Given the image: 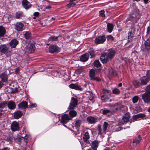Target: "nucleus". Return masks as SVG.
I'll use <instances>...</instances> for the list:
<instances>
[{
	"mask_svg": "<svg viewBox=\"0 0 150 150\" xmlns=\"http://www.w3.org/2000/svg\"><path fill=\"white\" fill-rule=\"evenodd\" d=\"M142 98L144 102L148 103L150 101V94L146 92L142 95Z\"/></svg>",
	"mask_w": 150,
	"mask_h": 150,
	"instance_id": "15",
	"label": "nucleus"
},
{
	"mask_svg": "<svg viewBox=\"0 0 150 150\" xmlns=\"http://www.w3.org/2000/svg\"><path fill=\"white\" fill-rule=\"evenodd\" d=\"M150 31V27H148L147 29V33H148Z\"/></svg>",
	"mask_w": 150,
	"mask_h": 150,
	"instance_id": "61",
	"label": "nucleus"
},
{
	"mask_svg": "<svg viewBox=\"0 0 150 150\" xmlns=\"http://www.w3.org/2000/svg\"><path fill=\"white\" fill-rule=\"evenodd\" d=\"M82 123V121L81 120H78L76 121L75 123V127L77 129H78Z\"/></svg>",
	"mask_w": 150,
	"mask_h": 150,
	"instance_id": "38",
	"label": "nucleus"
},
{
	"mask_svg": "<svg viewBox=\"0 0 150 150\" xmlns=\"http://www.w3.org/2000/svg\"><path fill=\"white\" fill-rule=\"evenodd\" d=\"M138 116H139L140 118L144 119L146 117V115L144 113H139L138 114Z\"/></svg>",
	"mask_w": 150,
	"mask_h": 150,
	"instance_id": "51",
	"label": "nucleus"
},
{
	"mask_svg": "<svg viewBox=\"0 0 150 150\" xmlns=\"http://www.w3.org/2000/svg\"><path fill=\"white\" fill-rule=\"evenodd\" d=\"M11 128L13 131L18 130L19 129V123L16 121H13L11 124Z\"/></svg>",
	"mask_w": 150,
	"mask_h": 150,
	"instance_id": "9",
	"label": "nucleus"
},
{
	"mask_svg": "<svg viewBox=\"0 0 150 150\" xmlns=\"http://www.w3.org/2000/svg\"><path fill=\"white\" fill-rule=\"evenodd\" d=\"M70 88L76 90L81 91L82 88L80 86L76 84L72 83L69 85Z\"/></svg>",
	"mask_w": 150,
	"mask_h": 150,
	"instance_id": "21",
	"label": "nucleus"
},
{
	"mask_svg": "<svg viewBox=\"0 0 150 150\" xmlns=\"http://www.w3.org/2000/svg\"><path fill=\"white\" fill-rule=\"evenodd\" d=\"M134 29L132 28L131 31L129 32L128 34V39H131L134 36Z\"/></svg>",
	"mask_w": 150,
	"mask_h": 150,
	"instance_id": "31",
	"label": "nucleus"
},
{
	"mask_svg": "<svg viewBox=\"0 0 150 150\" xmlns=\"http://www.w3.org/2000/svg\"><path fill=\"white\" fill-rule=\"evenodd\" d=\"M2 48L1 52L4 54H7L8 53H10L11 51V50L9 46H7L5 45L1 46V48Z\"/></svg>",
	"mask_w": 150,
	"mask_h": 150,
	"instance_id": "12",
	"label": "nucleus"
},
{
	"mask_svg": "<svg viewBox=\"0 0 150 150\" xmlns=\"http://www.w3.org/2000/svg\"><path fill=\"white\" fill-rule=\"evenodd\" d=\"M108 53L107 54V56L110 59H112L114 56L115 54V51L112 49H109L108 50Z\"/></svg>",
	"mask_w": 150,
	"mask_h": 150,
	"instance_id": "19",
	"label": "nucleus"
},
{
	"mask_svg": "<svg viewBox=\"0 0 150 150\" xmlns=\"http://www.w3.org/2000/svg\"><path fill=\"white\" fill-rule=\"evenodd\" d=\"M89 77L90 80L92 81H100V78L96 76V71L93 69H90L89 71Z\"/></svg>",
	"mask_w": 150,
	"mask_h": 150,
	"instance_id": "4",
	"label": "nucleus"
},
{
	"mask_svg": "<svg viewBox=\"0 0 150 150\" xmlns=\"http://www.w3.org/2000/svg\"><path fill=\"white\" fill-rule=\"evenodd\" d=\"M80 143H81V147H82V149L83 150V149L86 147V146H85L84 145V144H81V142H80Z\"/></svg>",
	"mask_w": 150,
	"mask_h": 150,
	"instance_id": "60",
	"label": "nucleus"
},
{
	"mask_svg": "<svg viewBox=\"0 0 150 150\" xmlns=\"http://www.w3.org/2000/svg\"><path fill=\"white\" fill-rule=\"evenodd\" d=\"M58 37L59 36H51L50 37L48 40L50 41H56L57 40Z\"/></svg>",
	"mask_w": 150,
	"mask_h": 150,
	"instance_id": "42",
	"label": "nucleus"
},
{
	"mask_svg": "<svg viewBox=\"0 0 150 150\" xmlns=\"http://www.w3.org/2000/svg\"><path fill=\"white\" fill-rule=\"evenodd\" d=\"M25 132L24 130L21 131L20 132L21 135L20 136V137L21 139L22 138L23 139H24L26 143H27L28 142L27 139L30 136L29 134L25 133Z\"/></svg>",
	"mask_w": 150,
	"mask_h": 150,
	"instance_id": "14",
	"label": "nucleus"
},
{
	"mask_svg": "<svg viewBox=\"0 0 150 150\" xmlns=\"http://www.w3.org/2000/svg\"><path fill=\"white\" fill-rule=\"evenodd\" d=\"M90 55L91 56V58H92V57H94L95 56V54L93 52H90Z\"/></svg>",
	"mask_w": 150,
	"mask_h": 150,
	"instance_id": "58",
	"label": "nucleus"
},
{
	"mask_svg": "<svg viewBox=\"0 0 150 150\" xmlns=\"http://www.w3.org/2000/svg\"><path fill=\"white\" fill-rule=\"evenodd\" d=\"M7 106L10 109H13L16 108V105L15 102L12 101H9L7 103Z\"/></svg>",
	"mask_w": 150,
	"mask_h": 150,
	"instance_id": "27",
	"label": "nucleus"
},
{
	"mask_svg": "<svg viewBox=\"0 0 150 150\" xmlns=\"http://www.w3.org/2000/svg\"><path fill=\"white\" fill-rule=\"evenodd\" d=\"M145 76H147V77L150 78V75L149 73V70H147L146 72V75Z\"/></svg>",
	"mask_w": 150,
	"mask_h": 150,
	"instance_id": "55",
	"label": "nucleus"
},
{
	"mask_svg": "<svg viewBox=\"0 0 150 150\" xmlns=\"http://www.w3.org/2000/svg\"><path fill=\"white\" fill-rule=\"evenodd\" d=\"M18 42L16 39H14L11 40L10 42V45L11 47L15 48Z\"/></svg>",
	"mask_w": 150,
	"mask_h": 150,
	"instance_id": "25",
	"label": "nucleus"
},
{
	"mask_svg": "<svg viewBox=\"0 0 150 150\" xmlns=\"http://www.w3.org/2000/svg\"><path fill=\"white\" fill-rule=\"evenodd\" d=\"M139 100V97L137 96H135L132 98V102L134 103L137 102Z\"/></svg>",
	"mask_w": 150,
	"mask_h": 150,
	"instance_id": "44",
	"label": "nucleus"
},
{
	"mask_svg": "<svg viewBox=\"0 0 150 150\" xmlns=\"http://www.w3.org/2000/svg\"><path fill=\"white\" fill-rule=\"evenodd\" d=\"M107 29L108 32L109 33H111L112 30L114 27L113 25L111 23H108L107 25Z\"/></svg>",
	"mask_w": 150,
	"mask_h": 150,
	"instance_id": "32",
	"label": "nucleus"
},
{
	"mask_svg": "<svg viewBox=\"0 0 150 150\" xmlns=\"http://www.w3.org/2000/svg\"><path fill=\"white\" fill-rule=\"evenodd\" d=\"M138 114L136 115H135L134 116H133V119H134V120H139L138 119L140 118V117H139V116H138Z\"/></svg>",
	"mask_w": 150,
	"mask_h": 150,
	"instance_id": "54",
	"label": "nucleus"
},
{
	"mask_svg": "<svg viewBox=\"0 0 150 150\" xmlns=\"http://www.w3.org/2000/svg\"><path fill=\"white\" fill-rule=\"evenodd\" d=\"M76 4L73 2H69V3L67 5V6L69 8H70L71 7L74 6Z\"/></svg>",
	"mask_w": 150,
	"mask_h": 150,
	"instance_id": "45",
	"label": "nucleus"
},
{
	"mask_svg": "<svg viewBox=\"0 0 150 150\" xmlns=\"http://www.w3.org/2000/svg\"><path fill=\"white\" fill-rule=\"evenodd\" d=\"M6 30L5 28L1 26V40L5 41L7 40L8 36L5 35Z\"/></svg>",
	"mask_w": 150,
	"mask_h": 150,
	"instance_id": "7",
	"label": "nucleus"
},
{
	"mask_svg": "<svg viewBox=\"0 0 150 150\" xmlns=\"http://www.w3.org/2000/svg\"><path fill=\"white\" fill-rule=\"evenodd\" d=\"M145 90L146 92L150 94V84L146 86Z\"/></svg>",
	"mask_w": 150,
	"mask_h": 150,
	"instance_id": "50",
	"label": "nucleus"
},
{
	"mask_svg": "<svg viewBox=\"0 0 150 150\" xmlns=\"http://www.w3.org/2000/svg\"><path fill=\"white\" fill-rule=\"evenodd\" d=\"M35 49L34 43L30 41L28 43V45L25 47V50L26 53L29 54L34 52Z\"/></svg>",
	"mask_w": 150,
	"mask_h": 150,
	"instance_id": "3",
	"label": "nucleus"
},
{
	"mask_svg": "<svg viewBox=\"0 0 150 150\" xmlns=\"http://www.w3.org/2000/svg\"><path fill=\"white\" fill-rule=\"evenodd\" d=\"M129 117L128 116H124L120 118L118 124L120 125H122L126 123L129 120Z\"/></svg>",
	"mask_w": 150,
	"mask_h": 150,
	"instance_id": "13",
	"label": "nucleus"
},
{
	"mask_svg": "<svg viewBox=\"0 0 150 150\" xmlns=\"http://www.w3.org/2000/svg\"><path fill=\"white\" fill-rule=\"evenodd\" d=\"M22 5L26 9H28L30 8L31 5L30 3L27 0H23L22 1Z\"/></svg>",
	"mask_w": 150,
	"mask_h": 150,
	"instance_id": "23",
	"label": "nucleus"
},
{
	"mask_svg": "<svg viewBox=\"0 0 150 150\" xmlns=\"http://www.w3.org/2000/svg\"><path fill=\"white\" fill-rule=\"evenodd\" d=\"M99 15L100 16H101L103 17H104L105 16V15L104 14V11L102 10L100 11L99 12Z\"/></svg>",
	"mask_w": 150,
	"mask_h": 150,
	"instance_id": "49",
	"label": "nucleus"
},
{
	"mask_svg": "<svg viewBox=\"0 0 150 150\" xmlns=\"http://www.w3.org/2000/svg\"><path fill=\"white\" fill-rule=\"evenodd\" d=\"M93 97H92V96H91V97L89 98V100H91L93 99Z\"/></svg>",
	"mask_w": 150,
	"mask_h": 150,
	"instance_id": "63",
	"label": "nucleus"
},
{
	"mask_svg": "<svg viewBox=\"0 0 150 150\" xmlns=\"http://www.w3.org/2000/svg\"><path fill=\"white\" fill-rule=\"evenodd\" d=\"M144 45L145 48L143 49V50L145 51L149 52L150 49V42L147 40L145 42Z\"/></svg>",
	"mask_w": 150,
	"mask_h": 150,
	"instance_id": "22",
	"label": "nucleus"
},
{
	"mask_svg": "<svg viewBox=\"0 0 150 150\" xmlns=\"http://www.w3.org/2000/svg\"><path fill=\"white\" fill-rule=\"evenodd\" d=\"M106 38L107 40L108 41H112L113 40V38L110 35H108Z\"/></svg>",
	"mask_w": 150,
	"mask_h": 150,
	"instance_id": "48",
	"label": "nucleus"
},
{
	"mask_svg": "<svg viewBox=\"0 0 150 150\" xmlns=\"http://www.w3.org/2000/svg\"><path fill=\"white\" fill-rule=\"evenodd\" d=\"M37 106V104L35 103H30L29 105V107L30 108H33L34 107H35Z\"/></svg>",
	"mask_w": 150,
	"mask_h": 150,
	"instance_id": "52",
	"label": "nucleus"
},
{
	"mask_svg": "<svg viewBox=\"0 0 150 150\" xmlns=\"http://www.w3.org/2000/svg\"><path fill=\"white\" fill-rule=\"evenodd\" d=\"M23 114V113L22 111H18L14 113V117L15 119H18L22 116Z\"/></svg>",
	"mask_w": 150,
	"mask_h": 150,
	"instance_id": "28",
	"label": "nucleus"
},
{
	"mask_svg": "<svg viewBox=\"0 0 150 150\" xmlns=\"http://www.w3.org/2000/svg\"><path fill=\"white\" fill-rule=\"evenodd\" d=\"M113 92L115 94H118L120 93V90L117 88H114L113 90Z\"/></svg>",
	"mask_w": 150,
	"mask_h": 150,
	"instance_id": "47",
	"label": "nucleus"
},
{
	"mask_svg": "<svg viewBox=\"0 0 150 150\" xmlns=\"http://www.w3.org/2000/svg\"><path fill=\"white\" fill-rule=\"evenodd\" d=\"M2 150H9L7 148H4L3 149H2Z\"/></svg>",
	"mask_w": 150,
	"mask_h": 150,
	"instance_id": "64",
	"label": "nucleus"
},
{
	"mask_svg": "<svg viewBox=\"0 0 150 150\" xmlns=\"http://www.w3.org/2000/svg\"><path fill=\"white\" fill-rule=\"evenodd\" d=\"M76 114L77 113L76 111L74 110H71L69 112V115L71 119L72 120L73 117L76 116Z\"/></svg>",
	"mask_w": 150,
	"mask_h": 150,
	"instance_id": "33",
	"label": "nucleus"
},
{
	"mask_svg": "<svg viewBox=\"0 0 150 150\" xmlns=\"http://www.w3.org/2000/svg\"><path fill=\"white\" fill-rule=\"evenodd\" d=\"M20 70V68L18 67L15 70V73L16 74H17L18 73Z\"/></svg>",
	"mask_w": 150,
	"mask_h": 150,
	"instance_id": "57",
	"label": "nucleus"
},
{
	"mask_svg": "<svg viewBox=\"0 0 150 150\" xmlns=\"http://www.w3.org/2000/svg\"><path fill=\"white\" fill-rule=\"evenodd\" d=\"M18 91V89L17 88H13L12 92L13 93H16Z\"/></svg>",
	"mask_w": 150,
	"mask_h": 150,
	"instance_id": "56",
	"label": "nucleus"
},
{
	"mask_svg": "<svg viewBox=\"0 0 150 150\" xmlns=\"http://www.w3.org/2000/svg\"><path fill=\"white\" fill-rule=\"evenodd\" d=\"M39 15V13L38 12H35L34 13V15L35 16L37 17Z\"/></svg>",
	"mask_w": 150,
	"mask_h": 150,
	"instance_id": "59",
	"label": "nucleus"
},
{
	"mask_svg": "<svg viewBox=\"0 0 150 150\" xmlns=\"http://www.w3.org/2000/svg\"><path fill=\"white\" fill-rule=\"evenodd\" d=\"M144 0V3L145 4H146V3H148V1L149 0Z\"/></svg>",
	"mask_w": 150,
	"mask_h": 150,
	"instance_id": "62",
	"label": "nucleus"
},
{
	"mask_svg": "<svg viewBox=\"0 0 150 150\" xmlns=\"http://www.w3.org/2000/svg\"><path fill=\"white\" fill-rule=\"evenodd\" d=\"M108 126V123L107 122H104L103 125V129L104 134H105L106 131Z\"/></svg>",
	"mask_w": 150,
	"mask_h": 150,
	"instance_id": "37",
	"label": "nucleus"
},
{
	"mask_svg": "<svg viewBox=\"0 0 150 150\" xmlns=\"http://www.w3.org/2000/svg\"><path fill=\"white\" fill-rule=\"evenodd\" d=\"M71 120L69 115L65 114L62 116L61 122L62 123L66 124L69 120Z\"/></svg>",
	"mask_w": 150,
	"mask_h": 150,
	"instance_id": "10",
	"label": "nucleus"
},
{
	"mask_svg": "<svg viewBox=\"0 0 150 150\" xmlns=\"http://www.w3.org/2000/svg\"><path fill=\"white\" fill-rule=\"evenodd\" d=\"M15 29L17 31H22L23 30L24 24L21 22H18L15 24Z\"/></svg>",
	"mask_w": 150,
	"mask_h": 150,
	"instance_id": "8",
	"label": "nucleus"
},
{
	"mask_svg": "<svg viewBox=\"0 0 150 150\" xmlns=\"http://www.w3.org/2000/svg\"><path fill=\"white\" fill-rule=\"evenodd\" d=\"M49 52L52 54H56L60 50V48L57 45H50L49 48Z\"/></svg>",
	"mask_w": 150,
	"mask_h": 150,
	"instance_id": "5",
	"label": "nucleus"
},
{
	"mask_svg": "<svg viewBox=\"0 0 150 150\" xmlns=\"http://www.w3.org/2000/svg\"><path fill=\"white\" fill-rule=\"evenodd\" d=\"M110 111L108 109H104L103 111V114H106L110 112Z\"/></svg>",
	"mask_w": 150,
	"mask_h": 150,
	"instance_id": "53",
	"label": "nucleus"
},
{
	"mask_svg": "<svg viewBox=\"0 0 150 150\" xmlns=\"http://www.w3.org/2000/svg\"><path fill=\"white\" fill-rule=\"evenodd\" d=\"M108 56H107V54L105 53L103 54L100 58V59L103 63H105L108 62Z\"/></svg>",
	"mask_w": 150,
	"mask_h": 150,
	"instance_id": "17",
	"label": "nucleus"
},
{
	"mask_svg": "<svg viewBox=\"0 0 150 150\" xmlns=\"http://www.w3.org/2000/svg\"><path fill=\"white\" fill-rule=\"evenodd\" d=\"M7 105V103L6 102L4 101L1 103V108H4Z\"/></svg>",
	"mask_w": 150,
	"mask_h": 150,
	"instance_id": "46",
	"label": "nucleus"
},
{
	"mask_svg": "<svg viewBox=\"0 0 150 150\" xmlns=\"http://www.w3.org/2000/svg\"><path fill=\"white\" fill-rule=\"evenodd\" d=\"M134 10L129 15V17L127 18V21H130L134 23H136L137 22L136 17L139 14V10L135 7V8L134 7Z\"/></svg>",
	"mask_w": 150,
	"mask_h": 150,
	"instance_id": "2",
	"label": "nucleus"
},
{
	"mask_svg": "<svg viewBox=\"0 0 150 150\" xmlns=\"http://www.w3.org/2000/svg\"><path fill=\"white\" fill-rule=\"evenodd\" d=\"M77 104V100L74 97H72L71 102L68 108L69 109H73L76 106Z\"/></svg>",
	"mask_w": 150,
	"mask_h": 150,
	"instance_id": "11",
	"label": "nucleus"
},
{
	"mask_svg": "<svg viewBox=\"0 0 150 150\" xmlns=\"http://www.w3.org/2000/svg\"><path fill=\"white\" fill-rule=\"evenodd\" d=\"M89 54L88 53H85L81 56L80 58V60L82 62L87 61L89 58Z\"/></svg>",
	"mask_w": 150,
	"mask_h": 150,
	"instance_id": "20",
	"label": "nucleus"
},
{
	"mask_svg": "<svg viewBox=\"0 0 150 150\" xmlns=\"http://www.w3.org/2000/svg\"><path fill=\"white\" fill-rule=\"evenodd\" d=\"M11 19V16L7 11L6 12L2 18V21L4 23H8Z\"/></svg>",
	"mask_w": 150,
	"mask_h": 150,
	"instance_id": "6",
	"label": "nucleus"
},
{
	"mask_svg": "<svg viewBox=\"0 0 150 150\" xmlns=\"http://www.w3.org/2000/svg\"><path fill=\"white\" fill-rule=\"evenodd\" d=\"M88 122L90 124L96 123L97 121V119L96 117L92 116H89L87 118Z\"/></svg>",
	"mask_w": 150,
	"mask_h": 150,
	"instance_id": "24",
	"label": "nucleus"
},
{
	"mask_svg": "<svg viewBox=\"0 0 150 150\" xmlns=\"http://www.w3.org/2000/svg\"><path fill=\"white\" fill-rule=\"evenodd\" d=\"M141 140V137L140 136H139L137 138L135 139L133 142V143L134 144L135 143V145H137L140 142Z\"/></svg>",
	"mask_w": 150,
	"mask_h": 150,
	"instance_id": "40",
	"label": "nucleus"
},
{
	"mask_svg": "<svg viewBox=\"0 0 150 150\" xmlns=\"http://www.w3.org/2000/svg\"><path fill=\"white\" fill-rule=\"evenodd\" d=\"M90 136L88 132H86L84 135L83 139L84 143H88V139L89 138Z\"/></svg>",
	"mask_w": 150,
	"mask_h": 150,
	"instance_id": "29",
	"label": "nucleus"
},
{
	"mask_svg": "<svg viewBox=\"0 0 150 150\" xmlns=\"http://www.w3.org/2000/svg\"><path fill=\"white\" fill-rule=\"evenodd\" d=\"M110 93V90L104 89L101 92V97L103 102H110L111 101L110 99L111 97Z\"/></svg>",
	"mask_w": 150,
	"mask_h": 150,
	"instance_id": "1",
	"label": "nucleus"
},
{
	"mask_svg": "<svg viewBox=\"0 0 150 150\" xmlns=\"http://www.w3.org/2000/svg\"><path fill=\"white\" fill-rule=\"evenodd\" d=\"M25 37L26 39H28L31 36L30 33L28 31H26L24 34Z\"/></svg>",
	"mask_w": 150,
	"mask_h": 150,
	"instance_id": "43",
	"label": "nucleus"
},
{
	"mask_svg": "<svg viewBox=\"0 0 150 150\" xmlns=\"http://www.w3.org/2000/svg\"><path fill=\"white\" fill-rule=\"evenodd\" d=\"M150 80V78L147 76H143L140 79V83L141 85H146Z\"/></svg>",
	"mask_w": 150,
	"mask_h": 150,
	"instance_id": "18",
	"label": "nucleus"
},
{
	"mask_svg": "<svg viewBox=\"0 0 150 150\" xmlns=\"http://www.w3.org/2000/svg\"><path fill=\"white\" fill-rule=\"evenodd\" d=\"M94 66L96 67H98L100 66V64L98 60H95L93 63Z\"/></svg>",
	"mask_w": 150,
	"mask_h": 150,
	"instance_id": "39",
	"label": "nucleus"
},
{
	"mask_svg": "<svg viewBox=\"0 0 150 150\" xmlns=\"http://www.w3.org/2000/svg\"><path fill=\"white\" fill-rule=\"evenodd\" d=\"M23 16L24 15L23 13L21 11H19L16 12L15 16V17L17 18H20Z\"/></svg>",
	"mask_w": 150,
	"mask_h": 150,
	"instance_id": "35",
	"label": "nucleus"
},
{
	"mask_svg": "<svg viewBox=\"0 0 150 150\" xmlns=\"http://www.w3.org/2000/svg\"><path fill=\"white\" fill-rule=\"evenodd\" d=\"M105 40V38L104 36L96 37L95 40V42L96 44L103 43Z\"/></svg>",
	"mask_w": 150,
	"mask_h": 150,
	"instance_id": "16",
	"label": "nucleus"
},
{
	"mask_svg": "<svg viewBox=\"0 0 150 150\" xmlns=\"http://www.w3.org/2000/svg\"><path fill=\"white\" fill-rule=\"evenodd\" d=\"M98 146V143L96 141L93 142L91 144V147L93 150H96Z\"/></svg>",
	"mask_w": 150,
	"mask_h": 150,
	"instance_id": "30",
	"label": "nucleus"
},
{
	"mask_svg": "<svg viewBox=\"0 0 150 150\" xmlns=\"http://www.w3.org/2000/svg\"><path fill=\"white\" fill-rule=\"evenodd\" d=\"M133 85L135 88L139 87L140 86H141L140 83L137 80H134L133 82Z\"/></svg>",
	"mask_w": 150,
	"mask_h": 150,
	"instance_id": "34",
	"label": "nucleus"
},
{
	"mask_svg": "<svg viewBox=\"0 0 150 150\" xmlns=\"http://www.w3.org/2000/svg\"><path fill=\"white\" fill-rule=\"evenodd\" d=\"M97 130L98 131V133L99 134H102L104 133L103 131V129H102V130L101 126L99 125H98V126Z\"/></svg>",
	"mask_w": 150,
	"mask_h": 150,
	"instance_id": "41",
	"label": "nucleus"
},
{
	"mask_svg": "<svg viewBox=\"0 0 150 150\" xmlns=\"http://www.w3.org/2000/svg\"><path fill=\"white\" fill-rule=\"evenodd\" d=\"M18 107L20 108L25 109L28 107V103L25 101L22 102L18 104Z\"/></svg>",
	"mask_w": 150,
	"mask_h": 150,
	"instance_id": "26",
	"label": "nucleus"
},
{
	"mask_svg": "<svg viewBox=\"0 0 150 150\" xmlns=\"http://www.w3.org/2000/svg\"><path fill=\"white\" fill-rule=\"evenodd\" d=\"M1 79L3 82H6L8 80L7 76L5 74L1 75Z\"/></svg>",
	"mask_w": 150,
	"mask_h": 150,
	"instance_id": "36",
	"label": "nucleus"
}]
</instances>
